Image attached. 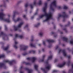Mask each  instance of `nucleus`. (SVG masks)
<instances>
[{"instance_id": "obj_1", "label": "nucleus", "mask_w": 73, "mask_h": 73, "mask_svg": "<svg viewBox=\"0 0 73 73\" xmlns=\"http://www.w3.org/2000/svg\"><path fill=\"white\" fill-rule=\"evenodd\" d=\"M44 16H46V19L43 21V23L45 22V21H49L50 19H52V14L50 13L48 14L46 13H45V14L44 15H41L39 16V17L40 18H42Z\"/></svg>"}, {"instance_id": "obj_2", "label": "nucleus", "mask_w": 73, "mask_h": 73, "mask_svg": "<svg viewBox=\"0 0 73 73\" xmlns=\"http://www.w3.org/2000/svg\"><path fill=\"white\" fill-rule=\"evenodd\" d=\"M62 13V15L60 14H59L58 19H59V18H60V17H63V18H64V19L63 21H65V18H68V15H67L65 12H63Z\"/></svg>"}, {"instance_id": "obj_3", "label": "nucleus", "mask_w": 73, "mask_h": 73, "mask_svg": "<svg viewBox=\"0 0 73 73\" xmlns=\"http://www.w3.org/2000/svg\"><path fill=\"white\" fill-rule=\"evenodd\" d=\"M4 16H5V14H3V13H0V19H1V20H3L5 21H6L7 23H10L9 19H5L3 18Z\"/></svg>"}, {"instance_id": "obj_4", "label": "nucleus", "mask_w": 73, "mask_h": 73, "mask_svg": "<svg viewBox=\"0 0 73 73\" xmlns=\"http://www.w3.org/2000/svg\"><path fill=\"white\" fill-rule=\"evenodd\" d=\"M18 13L16 11H15L14 12V15H13V19L15 23H16V22H17V21H21L22 20L21 19L19 18H18L17 20H15L14 19V18H15V15H16V14H17Z\"/></svg>"}, {"instance_id": "obj_5", "label": "nucleus", "mask_w": 73, "mask_h": 73, "mask_svg": "<svg viewBox=\"0 0 73 73\" xmlns=\"http://www.w3.org/2000/svg\"><path fill=\"white\" fill-rule=\"evenodd\" d=\"M61 52H62L64 56H65V57H67L68 58V59H70V56H68V55H66V52L65 51V50H60L59 51V53H60Z\"/></svg>"}, {"instance_id": "obj_6", "label": "nucleus", "mask_w": 73, "mask_h": 73, "mask_svg": "<svg viewBox=\"0 0 73 73\" xmlns=\"http://www.w3.org/2000/svg\"><path fill=\"white\" fill-rule=\"evenodd\" d=\"M56 1H53V2L50 5V9L52 11H54V9L53 8V7L52 6V5H54L55 6V7H56Z\"/></svg>"}, {"instance_id": "obj_7", "label": "nucleus", "mask_w": 73, "mask_h": 73, "mask_svg": "<svg viewBox=\"0 0 73 73\" xmlns=\"http://www.w3.org/2000/svg\"><path fill=\"white\" fill-rule=\"evenodd\" d=\"M24 23H21L19 25L18 27H16V26L15 25H14L13 26V27H14V29L15 31H17L19 29V28H20L21 27V25L23 24Z\"/></svg>"}, {"instance_id": "obj_8", "label": "nucleus", "mask_w": 73, "mask_h": 73, "mask_svg": "<svg viewBox=\"0 0 73 73\" xmlns=\"http://www.w3.org/2000/svg\"><path fill=\"white\" fill-rule=\"evenodd\" d=\"M4 62H8L10 65H11L13 63H15L16 62V60H13L11 61H9V60H7L4 61Z\"/></svg>"}, {"instance_id": "obj_9", "label": "nucleus", "mask_w": 73, "mask_h": 73, "mask_svg": "<svg viewBox=\"0 0 73 73\" xmlns=\"http://www.w3.org/2000/svg\"><path fill=\"white\" fill-rule=\"evenodd\" d=\"M21 47V50H25L26 49L28 48V46H25L24 45H20Z\"/></svg>"}, {"instance_id": "obj_10", "label": "nucleus", "mask_w": 73, "mask_h": 73, "mask_svg": "<svg viewBox=\"0 0 73 73\" xmlns=\"http://www.w3.org/2000/svg\"><path fill=\"white\" fill-rule=\"evenodd\" d=\"M27 60H32V62H34L35 60H37V58L35 57H33L32 58H27Z\"/></svg>"}, {"instance_id": "obj_11", "label": "nucleus", "mask_w": 73, "mask_h": 73, "mask_svg": "<svg viewBox=\"0 0 73 73\" xmlns=\"http://www.w3.org/2000/svg\"><path fill=\"white\" fill-rule=\"evenodd\" d=\"M45 63L47 64V66L46 67V69L48 70H49L50 69V65L49 64H48V61H46L45 62Z\"/></svg>"}, {"instance_id": "obj_12", "label": "nucleus", "mask_w": 73, "mask_h": 73, "mask_svg": "<svg viewBox=\"0 0 73 73\" xmlns=\"http://www.w3.org/2000/svg\"><path fill=\"white\" fill-rule=\"evenodd\" d=\"M45 6L43 8V12H46V9L47 8V3H46L44 4Z\"/></svg>"}, {"instance_id": "obj_13", "label": "nucleus", "mask_w": 73, "mask_h": 73, "mask_svg": "<svg viewBox=\"0 0 73 73\" xmlns=\"http://www.w3.org/2000/svg\"><path fill=\"white\" fill-rule=\"evenodd\" d=\"M47 41L49 44H51V42H54V40L52 39H48L47 40Z\"/></svg>"}, {"instance_id": "obj_14", "label": "nucleus", "mask_w": 73, "mask_h": 73, "mask_svg": "<svg viewBox=\"0 0 73 73\" xmlns=\"http://www.w3.org/2000/svg\"><path fill=\"white\" fill-rule=\"evenodd\" d=\"M65 64L66 63L65 62H64L62 64H59L58 65V67H59V68H61L62 67H63L65 65Z\"/></svg>"}, {"instance_id": "obj_15", "label": "nucleus", "mask_w": 73, "mask_h": 73, "mask_svg": "<svg viewBox=\"0 0 73 73\" xmlns=\"http://www.w3.org/2000/svg\"><path fill=\"white\" fill-rule=\"evenodd\" d=\"M15 37H19L21 38H23V36L22 35H19L18 34H16L15 35Z\"/></svg>"}, {"instance_id": "obj_16", "label": "nucleus", "mask_w": 73, "mask_h": 73, "mask_svg": "<svg viewBox=\"0 0 73 73\" xmlns=\"http://www.w3.org/2000/svg\"><path fill=\"white\" fill-rule=\"evenodd\" d=\"M36 4V1H35L34 2L33 4H31L30 5V6L31 9H33V5H35Z\"/></svg>"}, {"instance_id": "obj_17", "label": "nucleus", "mask_w": 73, "mask_h": 73, "mask_svg": "<svg viewBox=\"0 0 73 73\" xmlns=\"http://www.w3.org/2000/svg\"><path fill=\"white\" fill-rule=\"evenodd\" d=\"M25 70H27V72H28V73H32L33 70H32L31 69V70H29V69L26 68H25Z\"/></svg>"}, {"instance_id": "obj_18", "label": "nucleus", "mask_w": 73, "mask_h": 73, "mask_svg": "<svg viewBox=\"0 0 73 73\" xmlns=\"http://www.w3.org/2000/svg\"><path fill=\"white\" fill-rule=\"evenodd\" d=\"M71 66L72 67V69L69 70L68 71V73H70V72H72V73H73V64H71Z\"/></svg>"}, {"instance_id": "obj_19", "label": "nucleus", "mask_w": 73, "mask_h": 73, "mask_svg": "<svg viewBox=\"0 0 73 73\" xmlns=\"http://www.w3.org/2000/svg\"><path fill=\"white\" fill-rule=\"evenodd\" d=\"M2 67H5V68L6 66H5V65L4 63H0V68H1Z\"/></svg>"}, {"instance_id": "obj_20", "label": "nucleus", "mask_w": 73, "mask_h": 73, "mask_svg": "<svg viewBox=\"0 0 73 73\" xmlns=\"http://www.w3.org/2000/svg\"><path fill=\"white\" fill-rule=\"evenodd\" d=\"M62 39L64 41H65L66 42H68V39L65 37H63L62 38Z\"/></svg>"}, {"instance_id": "obj_21", "label": "nucleus", "mask_w": 73, "mask_h": 73, "mask_svg": "<svg viewBox=\"0 0 73 73\" xmlns=\"http://www.w3.org/2000/svg\"><path fill=\"white\" fill-rule=\"evenodd\" d=\"M52 55L49 56L47 60L46 61H48V60H52Z\"/></svg>"}, {"instance_id": "obj_22", "label": "nucleus", "mask_w": 73, "mask_h": 73, "mask_svg": "<svg viewBox=\"0 0 73 73\" xmlns=\"http://www.w3.org/2000/svg\"><path fill=\"white\" fill-rule=\"evenodd\" d=\"M15 44L14 45V48H15V49H17V45L16 44H17V42H16V41H15Z\"/></svg>"}, {"instance_id": "obj_23", "label": "nucleus", "mask_w": 73, "mask_h": 73, "mask_svg": "<svg viewBox=\"0 0 73 73\" xmlns=\"http://www.w3.org/2000/svg\"><path fill=\"white\" fill-rule=\"evenodd\" d=\"M25 64L26 65H31V64L29 63L25 62H23V64Z\"/></svg>"}, {"instance_id": "obj_24", "label": "nucleus", "mask_w": 73, "mask_h": 73, "mask_svg": "<svg viewBox=\"0 0 73 73\" xmlns=\"http://www.w3.org/2000/svg\"><path fill=\"white\" fill-rule=\"evenodd\" d=\"M35 52H36V51H35L32 50L30 51L29 52V53H33V54H34L35 53Z\"/></svg>"}, {"instance_id": "obj_25", "label": "nucleus", "mask_w": 73, "mask_h": 73, "mask_svg": "<svg viewBox=\"0 0 73 73\" xmlns=\"http://www.w3.org/2000/svg\"><path fill=\"white\" fill-rule=\"evenodd\" d=\"M45 57V55H43L42 56V59L41 60V62H44V58Z\"/></svg>"}, {"instance_id": "obj_26", "label": "nucleus", "mask_w": 73, "mask_h": 73, "mask_svg": "<svg viewBox=\"0 0 73 73\" xmlns=\"http://www.w3.org/2000/svg\"><path fill=\"white\" fill-rule=\"evenodd\" d=\"M41 70H43V71L44 73H47V71H46V70H45V69H44L42 68H41Z\"/></svg>"}, {"instance_id": "obj_27", "label": "nucleus", "mask_w": 73, "mask_h": 73, "mask_svg": "<svg viewBox=\"0 0 73 73\" xmlns=\"http://www.w3.org/2000/svg\"><path fill=\"white\" fill-rule=\"evenodd\" d=\"M1 35H3V36H7V35H6L5 33H4L3 32H1Z\"/></svg>"}, {"instance_id": "obj_28", "label": "nucleus", "mask_w": 73, "mask_h": 73, "mask_svg": "<svg viewBox=\"0 0 73 73\" xmlns=\"http://www.w3.org/2000/svg\"><path fill=\"white\" fill-rule=\"evenodd\" d=\"M70 22L68 21V24L67 25H65V27H68V26H69L70 25Z\"/></svg>"}, {"instance_id": "obj_29", "label": "nucleus", "mask_w": 73, "mask_h": 73, "mask_svg": "<svg viewBox=\"0 0 73 73\" xmlns=\"http://www.w3.org/2000/svg\"><path fill=\"white\" fill-rule=\"evenodd\" d=\"M35 69H36V70L37 71L38 70V69L37 68H38V66L37 65H35Z\"/></svg>"}, {"instance_id": "obj_30", "label": "nucleus", "mask_w": 73, "mask_h": 73, "mask_svg": "<svg viewBox=\"0 0 73 73\" xmlns=\"http://www.w3.org/2000/svg\"><path fill=\"white\" fill-rule=\"evenodd\" d=\"M9 48V46H8L4 48L3 49L5 50H7Z\"/></svg>"}, {"instance_id": "obj_31", "label": "nucleus", "mask_w": 73, "mask_h": 73, "mask_svg": "<svg viewBox=\"0 0 73 73\" xmlns=\"http://www.w3.org/2000/svg\"><path fill=\"white\" fill-rule=\"evenodd\" d=\"M30 46H31V47H34V48H35V47H36V46L32 44H30Z\"/></svg>"}, {"instance_id": "obj_32", "label": "nucleus", "mask_w": 73, "mask_h": 73, "mask_svg": "<svg viewBox=\"0 0 73 73\" xmlns=\"http://www.w3.org/2000/svg\"><path fill=\"white\" fill-rule=\"evenodd\" d=\"M38 9H37L36 11V12L34 14V15H37V12H38Z\"/></svg>"}, {"instance_id": "obj_33", "label": "nucleus", "mask_w": 73, "mask_h": 73, "mask_svg": "<svg viewBox=\"0 0 73 73\" xmlns=\"http://www.w3.org/2000/svg\"><path fill=\"white\" fill-rule=\"evenodd\" d=\"M38 4L39 5H41V4H42V1L41 0H40L39 1Z\"/></svg>"}, {"instance_id": "obj_34", "label": "nucleus", "mask_w": 73, "mask_h": 73, "mask_svg": "<svg viewBox=\"0 0 73 73\" xmlns=\"http://www.w3.org/2000/svg\"><path fill=\"white\" fill-rule=\"evenodd\" d=\"M40 23H38L36 25H35V27H36V28H37V27H38L39 25H40Z\"/></svg>"}, {"instance_id": "obj_35", "label": "nucleus", "mask_w": 73, "mask_h": 73, "mask_svg": "<svg viewBox=\"0 0 73 73\" xmlns=\"http://www.w3.org/2000/svg\"><path fill=\"white\" fill-rule=\"evenodd\" d=\"M5 57V56L4 55H0V58H4Z\"/></svg>"}, {"instance_id": "obj_36", "label": "nucleus", "mask_w": 73, "mask_h": 73, "mask_svg": "<svg viewBox=\"0 0 73 73\" xmlns=\"http://www.w3.org/2000/svg\"><path fill=\"white\" fill-rule=\"evenodd\" d=\"M33 38H34L33 36H32L31 39V42H32V41H33Z\"/></svg>"}, {"instance_id": "obj_37", "label": "nucleus", "mask_w": 73, "mask_h": 73, "mask_svg": "<svg viewBox=\"0 0 73 73\" xmlns=\"http://www.w3.org/2000/svg\"><path fill=\"white\" fill-rule=\"evenodd\" d=\"M39 35L40 36H42V35H43V33L42 32H40L39 33Z\"/></svg>"}, {"instance_id": "obj_38", "label": "nucleus", "mask_w": 73, "mask_h": 73, "mask_svg": "<svg viewBox=\"0 0 73 73\" xmlns=\"http://www.w3.org/2000/svg\"><path fill=\"white\" fill-rule=\"evenodd\" d=\"M23 18H24L25 19V20H27V18L26 17V16H25V15H24L23 16Z\"/></svg>"}, {"instance_id": "obj_39", "label": "nucleus", "mask_w": 73, "mask_h": 73, "mask_svg": "<svg viewBox=\"0 0 73 73\" xmlns=\"http://www.w3.org/2000/svg\"><path fill=\"white\" fill-rule=\"evenodd\" d=\"M70 61L69 60L68 62V63H67V65H68V66H69V65H70Z\"/></svg>"}, {"instance_id": "obj_40", "label": "nucleus", "mask_w": 73, "mask_h": 73, "mask_svg": "<svg viewBox=\"0 0 73 73\" xmlns=\"http://www.w3.org/2000/svg\"><path fill=\"white\" fill-rule=\"evenodd\" d=\"M63 8L64 9H68V7H67V6H64V7Z\"/></svg>"}, {"instance_id": "obj_41", "label": "nucleus", "mask_w": 73, "mask_h": 73, "mask_svg": "<svg viewBox=\"0 0 73 73\" xmlns=\"http://www.w3.org/2000/svg\"><path fill=\"white\" fill-rule=\"evenodd\" d=\"M25 7L26 8H27V7L28 6V3H26L25 5Z\"/></svg>"}, {"instance_id": "obj_42", "label": "nucleus", "mask_w": 73, "mask_h": 73, "mask_svg": "<svg viewBox=\"0 0 73 73\" xmlns=\"http://www.w3.org/2000/svg\"><path fill=\"white\" fill-rule=\"evenodd\" d=\"M57 72H58V71L57 70H54L52 72L53 73H56Z\"/></svg>"}, {"instance_id": "obj_43", "label": "nucleus", "mask_w": 73, "mask_h": 73, "mask_svg": "<svg viewBox=\"0 0 73 73\" xmlns=\"http://www.w3.org/2000/svg\"><path fill=\"white\" fill-rule=\"evenodd\" d=\"M63 30L64 31H65V32L66 33L67 32V30H66V28H64L63 29Z\"/></svg>"}, {"instance_id": "obj_44", "label": "nucleus", "mask_w": 73, "mask_h": 73, "mask_svg": "<svg viewBox=\"0 0 73 73\" xmlns=\"http://www.w3.org/2000/svg\"><path fill=\"white\" fill-rule=\"evenodd\" d=\"M28 54V53H27L26 52H25L24 53H23V56H25V55H27V54Z\"/></svg>"}, {"instance_id": "obj_45", "label": "nucleus", "mask_w": 73, "mask_h": 73, "mask_svg": "<svg viewBox=\"0 0 73 73\" xmlns=\"http://www.w3.org/2000/svg\"><path fill=\"white\" fill-rule=\"evenodd\" d=\"M5 30H6V31H7V25H5Z\"/></svg>"}, {"instance_id": "obj_46", "label": "nucleus", "mask_w": 73, "mask_h": 73, "mask_svg": "<svg viewBox=\"0 0 73 73\" xmlns=\"http://www.w3.org/2000/svg\"><path fill=\"white\" fill-rule=\"evenodd\" d=\"M58 61V60L57 59H55L54 61V62H56Z\"/></svg>"}, {"instance_id": "obj_47", "label": "nucleus", "mask_w": 73, "mask_h": 73, "mask_svg": "<svg viewBox=\"0 0 73 73\" xmlns=\"http://www.w3.org/2000/svg\"><path fill=\"white\" fill-rule=\"evenodd\" d=\"M28 24H27L26 25V26L25 27V28H28Z\"/></svg>"}, {"instance_id": "obj_48", "label": "nucleus", "mask_w": 73, "mask_h": 73, "mask_svg": "<svg viewBox=\"0 0 73 73\" xmlns=\"http://www.w3.org/2000/svg\"><path fill=\"white\" fill-rule=\"evenodd\" d=\"M51 47H52V44L49 45L48 46V48H51Z\"/></svg>"}, {"instance_id": "obj_49", "label": "nucleus", "mask_w": 73, "mask_h": 73, "mask_svg": "<svg viewBox=\"0 0 73 73\" xmlns=\"http://www.w3.org/2000/svg\"><path fill=\"white\" fill-rule=\"evenodd\" d=\"M58 8L59 9H61V7L60 6H59L58 7Z\"/></svg>"}, {"instance_id": "obj_50", "label": "nucleus", "mask_w": 73, "mask_h": 73, "mask_svg": "<svg viewBox=\"0 0 73 73\" xmlns=\"http://www.w3.org/2000/svg\"><path fill=\"white\" fill-rule=\"evenodd\" d=\"M58 48V46H57L56 47V49H57Z\"/></svg>"}, {"instance_id": "obj_51", "label": "nucleus", "mask_w": 73, "mask_h": 73, "mask_svg": "<svg viewBox=\"0 0 73 73\" xmlns=\"http://www.w3.org/2000/svg\"><path fill=\"white\" fill-rule=\"evenodd\" d=\"M43 44L44 45H45V41H43Z\"/></svg>"}, {"instance_id": "obj_52", "label": "nucleus", "mask_w": 73, "mask_h": 73, "mask_svg": "<svg viewBox=\"0 0 73 73\" xmlns=\"http://www.w3.org/2000/svg\"><path fill=\"white\" fill-rule=\"evenodd\" d=\"M33 18H34V16H33L31 17V19H33Z\"/></svg>"}, {"instance_id": "obj_53", "label": "nucleus", "mask_w": 73, "mask_h": 73, "mask_svg": "<svg viewBox=\"0 0 73 73\" xmlns=\"http://www.w3.org/2000/svg\"><path fill=\"white\" fill-rule=\"evenodd\" d=\"M57 36V35H54V37H56Z\"/></svg>"}, {"instance_id": "obj_54", "label": "nucleus", "mask_w": 73, "mask_h": 73, "mask_svg": "<svg viewBox=\"0 0 73 73\" xmlns=\"http://www.w3.org/2000/svg\"><path fill=\"white\" fill-rule=\"evenodd\" d=\"M60 27H62V25H61V24H60Z\"/></svg>"}, {"instance_id": "obj_55", "label": "nucleus", "mask_w": 73, "mask_h": 73, "mask_svg": "<svg viewBox=\"0 0 73 73\" xmlns=\"http://www.w3.org/2000/svg\"><path fill=\"white\" fill-rule=\"evenodd\" d=\"M63 73H66V72H65L64 71H62Z\"/></svg>"}, {"instance_id": "obj_56", "label": "nucleus", "mask_w": 73, "mask_h": 73, "mask_svg": "<svg viewBox=\"0 0 73 73\" xmlns=\"http://www.w3.org/2000/svg\"><path fill=\"white\" fill-rule=\"evenodd\" d=\"M51 34L53 35V34H54V32H52L51 33Z\"/></svg>"}, {"instance_id": "obj_57", "label": "nucleus", "mask_w": 73, "mask_h": 73, "mask_svg": "<svg viewBox=\"0 0 73 73\" xmlns=\"http://www.w3.org/2000/svg\"><path fill=\"white\" fill-rule=\"evenodd\" d=\"M23 66H21V68H20L21 69H23Z\"/></svg>"}, {"instance_id": "obj_58", "label": "nucleus", "mask_w": 73, "mask_h": 73, "mask_svg": "<svg viewBox=\"0 0 73 73\" xmlns=\"http://www.w3.org/2000/svg\"><path fill=\"white\" fill-rule=\"evenodd\" d=\"M42 51H43V52H44V49L43 48V49H42Z\"/></svg>"}, {"instance_id": "obj_59", "label": "nucleus", "mask_w": 73, "mask_h": 73, "mask_svg": "<svg viewBox=\"0 0 73 73\" xmlns=\"http://www.w3.org/2000/svg\"><path fill=\"white\" fill-rule=\"evenodd\" d=\"M20 73H23L24 72H22L21 71H20Z\"/></svg>"}, {"instance_id": "obj_60", "label": "nucleus", "mask_w": 73, "mask_h": 73, "mask_svg": "<svg viewBox=\"0 0 73 73\" xmlns=\"http://www.w3.org/2000/svg\"><path fill=\"white\" fill-rule=\"evenodd\" d=\"M54 29H56V26H54Z\"/></svg>"}, {"instance_id": "obj_61", "label": "nucleus", "mask_w": 73, "mask_h": 73, "mask_svg": "<svg viewBox=\"0 0 73 73\" xmlns=\"http://www.w3.org/2000/svg\"><path fill=\"white\" fill-rule=\"evenodd\" d=\"M10 36H13V35L12 34H10Z\"/></svg>"}, {"instance_id": "obj_62", "label": "nucleus", "mask_w": 73, "mask_h": 73, "mask_svg": "<svg viewBox=\"0 0 73 73\" xmlns=\"http://www.w3.org/2000/svg\"><path fill=\"white\" fill-rule=\"evenodd\" d=\"M60 34H62L63 33L62 32H60Z\"/></svg>"}, {"instance_id": "obj_63", "label": "nucleus", "mask_w": 73, "mask_h": 73, "mask_svg": "<svg viewBox=\"0 0 73 73\" xmlns=\"http://www.w3.org/2000/svg\"><path fill=\"white\" fill-rule=\"evenodd\" d=\"M38 45H39V46H41V44H38Z\"/></svg>"}, {"instance_id": "obj_64", "label": "nucleus", "mask_w": 73, "mask_h": 73, "mask_svg": "<svg viewBox=\"0 0 73 73\" xmlns=\"http://www.w3.org/2000/svg\"><path fill=\"white\" fill-rule=\"evenodd\" d=\"M8 17H10V15H8Z\"/></svg>"}]
</instances>
